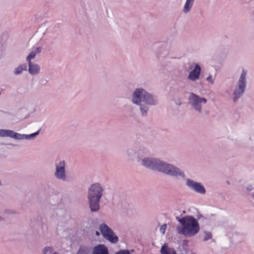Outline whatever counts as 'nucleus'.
<instances>
[{"label":"nucleus","mask_w":254,"mask_h":254,"mask_svg":"<svg viewBox=\"0 0 254 254\" xmlns=\"http://www.w3.org/2000/svg\"><path fill=\"white\" fill-rule=\"evenodd\" d=\"M142 164L146 167L157 170L171 176L176 177L180 176L183 178L185 177L184 174L181 172L178 168L155 159H144L142 160Z\"/></svg>","instance_id":"1"},{"label":"nucleus","mask_w":254,"mask_h":254,"mask_svg":"<svg viewBox=\"0 0 254 254\" xmlns=\"http://www.w3.org/2000/svg\"><path fill=\"white\" fill-rule=\"evenodd\" d=\"M176 219L183 226V227L177 228V231L179 234L190 237L198 233L199 225L197 220L194 217L187 216L181 219L177 217Z\"/></svg>","instance_id":"2"},{"label":"nucleus","mask_w":254,"mask_h":254,"mask_svg":"<svg viewBox=\"0 0 254 254\" xmlns=\"http://www.w3.org/2000/svg\"><path fill=\"white\" fill-rule=\"evenodd\" d=\"M102 188L99 184L92 185L88 191V198L90 207L92 211H97L99 208V201L102 195Z\"/></svg>","instance_id":"3"},{"label":"nucleus","mask_w":254,"mask_h":254,"mask_svg":"<svg viewBox=\"0 0 254 254\" xmlns=\"http://www.w3.org/2000/svg\"><path fill=\"white\" fill-rule=\"evenodd\" d=\"M132 101L136 104H139L141 101L148 105L153 104L155 102L153 97L142 89H137L135 91L132 96Z\"/></svg>","instance_id":"4"},{"label":"nucleus","mask_w":254,"mask_h":254,"mask_svg":"<svg viewBox=\"0 0 254 254\" xmlns=\"http://www.w3.org/2000/svg\"><path fill=\"white\" fill-rule=\"evenodd\" d=\"M41 129H39L38 131L32 133L29 135L26 134H20L17 133H16L11 130H6V129H0V136L1 137H10L17 139H29L32 137H33L38 134Z\"/></svg>","instance_id":"5"},{"label":"nucleus","mask_w":254,"mask_h":254,"mask_svg":"<svg viewBox=\"0 0 254 254\" xmlns=\"http://www.w3.org/2000/svg\"><path fill=\"white\" fill-rule=\"evenodd\" d=\"M100 230L103 237L110 242L116 243L118 241V237L107 225H101Z\"/></svg>","instance_id":"6"},{"label":"nucleus","mask_w":254,"mask_h":254,"mask_svg":"<svg viewBox=\"0 0 254 254\" xmlns=\"http://www.w3.org/2000/svg\"><path fill=\"white\" fill-rule=\"evenodd\" d=\"M246 73V71L243 70L238 82V88L236 89L234 93L235 96L234 98V101H236L244 92L246 87L245 77Z\"/></svg>","instance_id":"7"},{"label":"nucleus","mask_w":254,"mask_h":254,"mask_svg":"<svg viewBox=\"0 0 254 254\" xmlns=\"http://www.w3.org/2000/svg\"><path fill=\"white\" fill-rule=\"evenodd\" d=\"M190 103L191 104L192 107L197 111L200 112L201 107L200 104L202 102L203 103H206V99L204 98H200L195 94L191 93L189 97Z\"/></svg>","instance_id":"8"},{"label":"nucleus","mask_w":254,"mask_h":254,"mask_svg":"<svg viewBox=\"0 0 254 254\" xmlns=\"http://www.w3.org/2000/svg\"><path fill=\"white\" fill-rule=\"evenodd\" d=\"M187 184L190 188L193 189L195 191L198 193L204 194L205 192L204 188L200 183L194 182L190 180H188Z\"/></svg>","instance_id":"9"},{"label":"nucleus","mask_w":254,"mask_h":254,"mask_svg":"<svg viewBox=\"0 0 254 254\" xmlns=\"http://www.w3.org/2000/svg\"><path fill=\"white\" fill-rule=\"evenodd\" d=\"M64 162L62 161L58 165L56 166V177L61 179H65V170H64Z\"/></svg>","instance_id":"10"},{"label":"nucleus","mask_w":254,"mask_h":254,"mask_svg":"<svg viewBox=\"0 0 254 254\" xmlns=\"http://www.w3.org/2000/svg\"><path fill=\"white\" fill-rule=\"evenodd\" d=\"M200 67L196 64L193 70L190 72L188 78L192 81H195L199 78L200 73Z\"/></svg>","instance_id":"11"},{"label":"nucleus","mask_w":254,"mask_h":254,"mask_svg":"<svg viewBox=\"0 0 254 254\" xmlns=\"http://www.w3.org/2000/svg\"><path fill=\"white\" fill-rule=\"evenodd\" d=\"M93 253V254H109L108 249L103 245H99L95 247Z\"/></svg>","instance_id":"12"},{"label":"nucleus","mask_w":254,"mask_h":254,"mask_svg":"<svg viewBox=\"0 0 254 254\" xmlns=\"http://www.w3.org/2000/svg\"><path fill=\"white\" fill-rule=\"evenodd\" d=\"M160 253L161 254H177L175 251L173 249L169 248L166 244L162 247Z\"/></svg>","instance_id":"13"},{"label":"nucleus","mask_w":254,"mask_h":254,"mask_svg":"<svg viewBox=\"0 0 254 254\" xmlns=\"http://www.w3.org/2000/svg\"><path fill=\"white\" fill-rule=\"evenodd\" d=\"M29 71L31 74H35L39 72L40 67L37 64H32L31 63H28Z\"/></svg>","instance_id":"14"},{"label":"nucleus","mask_w":254,"mask_h":254,"mask_svg":"<svg viewBox=\"0 0 254 254\" xmlns=\"http://www.w3.org/2000/svg\"><path fill=\"white\" fill-rule=\"evenodd\" d=\"M40 52H41V48L40 47L37 48L36 49V51L31 52L26 58V60L28 62V63H31V60L35 57L37 53H39Z\"/></svg>","instance_id":"15"},{"label":"nucleus","mask_w":254,"mask_h":254,"mask_svg":"<svg viewBox=\"0 0 254 254\" xmlns=\"http://www.w3.org/2000/svg\"><path fill=\"white\" fill-rule=\"evenodd\" d=\"M193 1L194 0H187L184 8V11L185 12H188L190 10L192 5Z\"/></svg>","instance_id":"16"},{"label":"nucleus","mask_w":254,"mask_h":254,"mask_svg":"<svg viewBox=\"0 0 254 254\" xmlns=\"http://www.w3.org/2000/svg\"><path fill=\"white\" fill-rule=\"evenodd\" d=\"M26 69V66L25 65H20L17 67L14 70L15 74H19L21 73L23 70Z\"/></svg>","instance_id":"17"},{"label":"nucleus","mask_w":254,"mask_h":254,"mask_svg":"<svg viewBox=\"0 0 254 254\" xmlns=\"http://www.w3.org/2000/svg\"><path fill=\"white\" fill-rule=\"evenodd\" d=\"M89 249L86 247H81L77 254H88Z\"/></svg>","instance_id":"18"},{"label":"nucleus","mask_w":254,"mask_h":254,"mask_svg":"<svg viewBox=\"0 0 254 254\" xmlns=\"http://www.w3.org/2000/svg\"><path fill=\"white\" fill-rule=\"evenodd\" d=\"M52 252V248L50 247H47L44 249L43 254H51Z\"/></svg>","instance_id":"19"},{"label":"nucleus","mask_w":254,"mask_h":254,"mask_svg":"<svg viewBox=\"0 0 254 254\" xmlns=\"http://www.w3.org/2000/svg\"><path fill=\"white\" fill-rule=\"evenodd\" d=\"M212 238L211 233L210 232H207L205 234V236L204 238V240L206 241Z\"/></svg>","instance_id":"20"},{"label":"nucleus","mask_w":254,"mask_h":254,"mask_svg":"<svg viewBox=\"0 0 254 254\" xmlns=\"http://www.w3.org/2000/svg\"><path fill=\"white\" fill-rule=\"evenodd\" d=\"M166 228H167V225L166 224L162 225L160 228V231L162 233V234H165V231H166Z\"/></svg>","instance_id":"21"},{"label":"nucleus","mask_w":254,"mask_h":254,"mask_svg":"<svg viewBox=\"0 0 254 254\" xmlns=\"http://www.w3.org/2000/svg\"><path fill=\"white\" fill-rule=\"evenodd\" d=\"M141 112L142 115L144 116L146 114L148 109L146 107L143 108V107H140Z\"/></svg>","instance_id":"22"},{"label":"nucleus","mask_w":254,"mask_h":254,"mask_svg":"<svg viewBox=\"0 0 254 254\" xmlns=\"http://www.w3.org/2000/svg\"><path fill=\"white\" fill-rule=\"evenodd\" d=\"M207 80L211 82V83H213V81H212V76H209L208 77H207Z\"/></svg>","instance_id":"23"},{"label":"nucleus","mask_w":254,"mask_h":254,"mask_svg":"<svg viewBox=\"0 0 254 254\" xmlns=\"http://www.w3.org/2000/svg\"><path fill=\"white\" fill-rule=\"evenodd\" d=\"M96 235L98 236L100 235V233L98 231H96Z\"/></svg>","instance_id":"24"},{"label":"nucleus","mask_w":254,"mask_h":254,"mask_svg":"<svg viewBox=\"0 0 254 254\" xmlns=\"http://www.w3.org/2000/svg\"><path fill=\"white\" fill-rule=\"evenodd\" d=\"M251 188H248V190H251Z\"/></svg>","instance_id":"25"},{"label":"nucleus","mask_w":254,"mask_h":254,"mask_svg":"<svg viewBox=\"0 0 254 254\" xmlns=\"http://www.w3.org/2000/svg\"><path fill=\"white\" fill-rule=\"evenodd\" d=\"M57 254L56 253H54V254Z\"/></svg>","instance_id":"26"}]
</instances>
